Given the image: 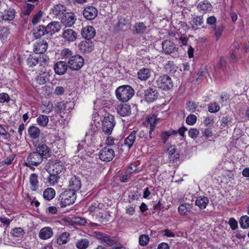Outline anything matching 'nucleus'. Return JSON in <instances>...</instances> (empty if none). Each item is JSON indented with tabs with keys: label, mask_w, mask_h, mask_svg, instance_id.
Returning <instances> with one entry per match:
<instances>
[{
	"label": "nucleus",
	"mask_w": 249,
	"mask_h": 249,
	"mask_svg": "<svg viewBox=\"0 0 249 249\" xmlns=\"http://www.w3.org/2000/svg\"><path fill=\"white\" fill-rule=\"evenodd\" d=\"M62 37L65 41L73 42L77 37V33L73 30L68 28L64 30Z\"/></svg>",
	"instance_id": "nucleus-17"
},
{
	"label": "nucleus",
	"mask_w": 249,
	"mask_h": 249,
	"mask_svg": "<svg viewBox=\"0 0 249 249\" xmlns=\"http://www.w3.org/2000/svg\"><path fill=\"white\" fill-rule=\"evenodd\" d=\"M45 27L46 29V33L48 34L49 36L59 32L61 29V25L57 21H52Z\"/></svg>",
	"instance_id": "nucleus-12"
},
{
	"label": "nucleus",
	"mask_w": 249,
	"mask_h": 249,
	"mask_svg": "<svg viewBox=\"0 0 249 249\" xmlns=\"http://www.w3.org/2000/svg\"><path fill=\"white\" fill-rule=\"evenodd\" d=\"M148 132H149L148 130L137 131V141L140 142H145L148 137Z\"/></svg>",
	"instance_id": "nucleus-37"
},
{
	"label": "nucleus",
	"mask_w": 249,
	"mask_h": 249,
	"mask_svg": "<svg viewBox=\"0 0 249 249\" xmlns=\"http://www.w3.org/2000/svg\"><path fill=\"white\" fill-rule=\"evenodd\" d=\"M72 54V52L68 49H64L61 51V55L65 58H70Z\"/></svg>",
	"instance_id": "nucleus-63"
},
{
	"label": "nucleus",
	"mask_w": 249,
	"mask_h": 249,
	"mask_svg": "<svg viewBox=\"0 0 249 249\" xmlns=\"http://www.w3.org/2000/svg\"><path fill=\"white\" fill-rule=\"evenodd\" d=\"M55 191L52 188H47L43 192V196L45 200H51L54 198Z\"/></svg>",
	"instance_id": "nucleus-34"
},
{
	"label": "nucleus",
	"mask_w": 249,
	"mask_h": 249,
	"mask_svg": "<svg viewBox=\"0 0 249 249\" xmlns=\"http://www.w3.org/2000/svg\"><path fill=\"white\" fill-rule=\"evenodd\" d=\"M80 50L84 53H89L93 49L92 43L90 40L82 41L79 45Z\"/></svg>",
	"instance_id": "nucleus-30"
},
{
	"label": "nucleus",
	"mask_w": 249,
	"mask_h": 249,
	"mask_svg": "<svg viewBox=\"0 0 249 249\" xmlns=\"http://www.w3.org/2000/svg\"><path fill=\"white\" fill-rule=\"evenodd\" d=\"M117 113L121 116H128L131 114L130 106L126 104H120L116 107Z\"/></svg>",
	"instance_id": "nucleus-18"
},
{
	"label": "nucleus",
	"mask_w": 249,
	"mask_h": 249,
	"mask_svg": "<svg viewBox=\"0 0 249 249\" xmlns=\"http://www.w3.org/2000/svg\"><path fill=\"white\" fill-rule=\"evenodd\" d=\"M47 167V170L49 173L57 175L61 173L63 169V166L60 162L51 160L48 162Z\"/></svg>",
	"instance_id": "nucleus-9"
},
{
	"label": "nucleus",
	"mask_w": 249,
	"mask_h": 249,
	"mask_svg": "<svg viewBox=\"0 0 249 249\" xmlns=\"http://www.w3.org/2000/svg\"><path fill=\"white\" fill-rule=\"evenodd\" d=\"M229 223L232 230H235L237 229L238 226V223L234 218H231L229 219Z\"/></svg>",
	"instance_id": "nucleus-62"
},
{
	"label": "nucleus",
	"mask_w": 249,
	"mask_h": 249,
	"mask_svg": "<svg viewBox=\"0 0 249 249\" xmlns=\"http://www.w3.org/2000/svg\"><path fill=\"white\" fill-rule=\"evenodd\" d=\"M42 14L43 13L41 11H38L37 13L34 16L32 20V23L33 25L37 24L40 21V19L42 16Z\"/></svg>",
	"instance_id": "nucleus-54"
},
{
	"label": "nucleus",
	"mask_w": 249,
	"mask_h": 249,
	"mask_svg": "<svg viewBox=\"0 0 249 249\" xmlns=\"http://www.w3.org/2000/svg\"><path fill=\"white\" fill-rule=\"evenodd\" d=\"M115 93L118 100L123 102H126L133 96L134 90L131 86L124 85L118 87L116 89Z\"/></svg>",
	"instance_id": "nucleus-1"
},
{
	"label": "nucleus",
	"mask_w": 249,
	"mask_h": 249,
	"mask_svg": "<svg viewBox=\"0 0 249 249\" xmlns=\"http://www.w3.org/2000/svg\"><path fill=\"white\" fill-rule=\"evenodd\" d=\"M25 232L21 228H15L12 230L11 234L15 237H21L24 234Z\"/></svg>",
	"instance_id": "nucleus-46"
},
{
	"label": "nucleus",
	"mask_w": 249,
	"mask_h": 249,
	"mask_svg": "<svg viewBox=\"0 0 249 249\" xmlns=\"http://www.w3.org/2000/svg\"><path fill=\"white\" fill-rule=\"evenodd\" d=\"M69 189L68 190H72L76 193V192L79 190L81 187L80 179L76 176L71 177L69 181Z\"/></svg>",
	"instance_id": "nucleus-21"
},
{
	"label": "nucleus",
	"mask_w": 249,
	"mask_h": 249,
	"mask_svg": "<svg viewBox=\"0 0 249 249\" xmlns=\"http://www.w3.org/2000/svg\"><path fill=\"white\" fill-rule=\"evenodd\" d=\"M209 199L205 196L198 197L196 201V205L201 209H204L206 208L209 203Z\"/></svg>",
	"instance_id": "nucleus-32"
},
{
	"label": "nucleus",
	"mask_w": 249,
	"mask_h": 249,
	"mask_svg": "<svg viewBox=\"0 0 249 249\" xmlns=\"http://www.w3.org/2000/svg\"><path fill=\"white\" fill-rule=\"evenodd\" d=\"M35 8V5L30 3H26L21 10V13L24 15L28 16L31 13V11Z\"/></svg>",
	"instance_id": "nucleus-45"
},
{
	"label": "nucleus",
	"mask_w": 249,
	"mask_h": 249,
	"mask_svg": "<svg viewBox=\"0 0 249 249\" xmlns=\"http://www.w3.org/2000/svg\"><path fill=\"white\" fill-rule=\"evenodd\" d=\"M38 58L35 56H30L27 59V64L30 67H34L38 64Z\"/></svg>",
	"instance_id": "nucleus-51"
},
{
	"label": "nucleus",
	"mask_w": 249,
	"mask_h": 249,
	"mask_svg": "<svg viewBox=\"0 0 249 249\" xmlns=\"http://www.w3.org/2000/svg\"><path fill=\"white\" fill-rule=\"evenodd\" d=\"M203 16H196L193 18L191 21V24L193 28L195 26H200L203 23Z\"/></svg>",
	"instance_id": "nucleus-48"
},
{
	"label": "nucleus",
	"mask_w": 249,
	"mask_h": 249,
	"mask_svg": "<svg viewBox=\"0 0 249 249\" xmlns=\"http://www.w3.org/2000/svg\"><path fill=\"white\" fill-rule=\"evenodd\" d=\"M115 156V150L109 148L108 146H105L100 150L99 153V159L104 161H111Z\"/></svg>",
	"instance_id": "nucleus-7"
},
{
	"label": "nucleus",
	"mask_w": 249,
	"mask_h": 249,
	"mask_svg": "<svg viewBox=\"0 0 249 249\" xmlns=\"http://www.w3.org/2000/svg\"><path fill=\"white\" fill-rule=\"evenodd\" d=\"M31 189L33 191H36L39 187L38 175L36 173L32 174L29 178Z\"/></svg>",
	"instance_id": "nucleus-26"
},
{
	"label": "nucleus",
	"mask_w": 249,
	"mask_h": 249,
	"mask_svg": "<svg viewBox=\"0 0 249 249\" xmlns=\"http://www.w3.org/2000/svg\"><path fill=\"white\" fill-rule=\"evenodd\" d=\"M46 28L43 25H39L33 30V35L34 38L36 39L40 38L42 36H49L48 34L46 33Z\"/></svg>",
	"instance_id": "nucleus-23"
},
{
	"label": "nucleus",
	"mask_w": 249,
	"mask_h": 249,
	"mask_svg": "<svg viewBox=\"0 0 249 249\" xmlns=\"http://www.w3.org/2000/svg\"><path fill=\"white\" fill-rule=\"evenodd\" d=\"M68 65L64 61H60L56 62L54 66V70L56 74L61 75L66 73Z\"/></svg>",
	"instance_id": "nucleus-20"
},
{
	"label": "nucleus",
	"mask_w": 249,
	"mask_h": 249,
	"mask_svg": "<svg viewBox=\"0 0 249 249\" xmlns=\"http://www.w3.org/2000/svg\"><path fill=\"white\" fill-rule=\"evenodd\" d=\"M66 11L65 6L60 3L56 4L52 8V14L56 17L61 16Z\"/></svg>",
	"instance_id": "nucleus-28"
},
{
	"label": "nucleus",
	"mask_w": 249,
	"mask_h": 249,
	"mask_svg": "<svg viewBox=\"0 0 249 249\" xmlns=\"http://www.w3.org/2000/svg\"><path fill=\"white\" fill-rule=\"evenodd\" d=\"M49 174H50V176L47 178V181L50 185H53L55 183H56L58 182L60 177L57 175L52 174L51 173Z\"/></svg>",
	"instance_id": "nucleus-49"
},
{
	"label": "nucleus",
	"mask_w": 249,
	"mask_h": 249,
	"mask_svg": "<svg viewBox=\"0 0 249 249\" xmlns=\"http://www.w3.org/2000/svg\"><path fill=\"white\" fill-rule=\"evenodd\" d=\"M48 46V42L46 40H39L34 45V51L36 53H43L46 51Z\"/></svg>",
	"instance_id": "nucleus-15"
},
{
	"label": "nucleus",
	"mask_w": 249,
	"mask_h": 249,
	"mask_svg": "<svg viewBox=\"0 0 249 249\" xmlns=\"http://www.w3.org/2000/svg\"><path fill=\"white\" fill-rule=\"evenodd\" d=\"M97 236L98 239L106 243L108 246H112L117 242V240L115 237H111L106 234L99 232V233L97 234Z\"/></svg>",
	"instance_id": "nucleus-16"
},
{
	"label": "nucleus",
	"mask_w": 249,
	"mask_h": 249,
	"mask_svg": "<svg viewBox=\"0 0 249 249\" xmlns=\"http://www.w3.org/2000/svg\"><path fill=\"white\" fill-rule=\"evenodd\" d=\"M89 245V241L87 239H82L76 243V246L78 249H86Z\"/></svg>",
	"instance_id": "nucleus-44"
},
{
	"label": "nucleus",
	"mask_w": 249,
	"mask_h": 249,
	"mask_svg": "<svg viewBox=\"0 0 249 249\" xmlns=\"http://www.w3.org/2000/svg\"><path fill=\"white\" fill-rule=\"evenodd\" d=\"M35 146L36 151L40 153L43 158H47L51 155L50 148L46 144H38L36 142Z\"/></svg>",
	"instance_id": "nucleus-13"
},
{
	"label": "nucleus",
	"mask_w": 249,
	"mask_h": 249,
	"mask_svg": "<svg viewBox=\"0 0 249 249\" xmlns=\"http://www.w3.org/2000/svg\"><path fill=\"white\" fill-rule=\"evenodd\" d=\"M49 76V73L46 72L40 73L36 78V82L39 85L44 84L48 80Z\"/></svg>",
	"instance_id": "nucleus-35"
},
{
	"label": "nucleus",
	"mask_w": 249,
	"mask_h": 249,
	"mask_svg": "<svg viewBox=\"0 0 249 249\" xmlns=\"http://www.w3.org/2000/svg\"><path fill=\"white\" fill-rule=\"evenodd\" d=\"M151 75V71L148 68H142L138 72V78L141 80H147Z\"/></svg>",
	"instance_id": "nucleus-31"
},
{
	"label": "nucleus",
	"mask_w": 249,
	"mask_h": 249,
	"mask_svg": "<svg viewBox=\"0 0 249 249\" xmlns=\"http://www.w3.org/2000/svg\"><path fill=\"white\" fill-rule=\"evenodd\" d=\"M53 235V231L50 227H45L42 228L39 233V237L40 238L43 240H46L51 238Z\"/></svg>",
	"instance_id": "nucleus-27"
},
{
	"label": "nucleus",
	"mask_w": 249,
	"mask_h": 249,
	"mask_svg": "<svg viewBox=\"0 0 249 249\" xmlns=\"http://www.w3.org/2000/svg\"><path fill=\"white\" fill-rule=\"evenodd\" d=\"M76 20V18L74 13H66L63 14L61 18V22L65 26L71 27L75 23Z\"/></svg>",
	"instance_id": "nucleus-10"
},
{
	"label": "nucleus",
	"mask_w": 249,
	"mask_h": 249,
	"mask_svg": "<svg viewBox=\"0 0 249 249\" xmlns=\"http://www.w3.org/2000/svg\"><path fill=\"white\" fill-rule=\"evenodd\" d=\"M219 109L220 107L219 105L216 102H214L209 105L208 110L211 113H215L218 112Z\"/></svg>",
	"instance_id": "nucleus-52"
},
{
	"label": "nucleus",
	"mask_w": 249,
	"mask_h": 249,
	"mask_svg": "<svg viewBox=\"0 0 249 249\" xmlns=\"http://www.w3.org/2000/svg\"><path fill=\"white\" fill-rule=\"evenodd\" d=\"M43 159V158L41 154L36 151L28 155L25 165L30 168H31L32 166H37L42 162Z\"/></svg>",
	"instance_id": "nucleus-4"
},
{
	"label": "nucleus",
	"mask_w": 249,
	"mask_h": 249,
	"mask_svg": "<svg viewBox=\"0 0 249 249\" xmlns=\"http://www.w3.org/2000/svg\"><path fill=\"white\" fill-rule=\"evenodd\" d=\"M114 118L112 115H109L105 116L102 121V131L106 135H110L115 126Z\"/></svg>",
	"instance_id": "nucleus-5"
},
{
	"label": "nucleus",
	"mask_w": 249,
	"mask_h": 249,
	"mask_svg": "<svg viewBox=\"0 0 249 249\" xmlns=\"http://www.w3.org/2000/svg\"><path fill=\"white\" fill-rule=\"evenodd\" d=\"M196 121V117L194 114L189 115L186 118V123L190 125H193Z\"/></svg>",
	"instance_id": "nucleus-59"
},
{
	"label": "nucleus",
	"mask_w": 249,
	"mask_h": 249,
	"mask_svg": "<svg viewBox=\"0 0 249 249\" xmlns=\"http://www.w3.org/2000/svg\"><path fill=\"white\" fill-rule=\"evenodd\" d=\"M166 71L170 73H174L177 70L178 67L174 64L173 61H169L164 66Z\"/></svg>",
	"instance_id": "nucleus-39"
},
{
	"label": "nucleus",
	"mask_w": 249,
	"mask_h": 249,
	"mask_svg": "<svg viewBox=\"0 0 249 249\" xmlns=\"http://www.w3.org/2000/svg\"><path fill=\"white\" fill-rule=\"evenodd\" d=\"M158 119L157 118V116L155 114L150 115L147 117L146 119V124L147 125H150V128L149 130V136L150 138H152L154 137L152 134L153 131L155 128V124L157 123Z\"/></svg>",
	"instance_id": "nucleus-22"
},
{
	"label": "nucleus",
	"mask_w": 249,
	"mask_h": 249,
	"mask_svg": "<svg viewBox=\"0 0 249 249\" xmlns=\"http://www.w3.org/2000/svg\"><path fill=\"white\" fill-rule=\"evenodd\" d=\"M197 107V105L195 102L191 101H189L187 105V109L192 112L196 111Z\"/></svg>",
	"instance_id": "nucleus-56"
},
{
	"label": "nucleus",
	"mask_w": 249,
	"mask_h": 249,
	"mask_svg": "<svg viewBox=\"0 0 249 249\" xmlns=\"http://www.w3.org/2000/svg\"><path fill=\"white\" fill-rule=\"evenodd\" d=\"M106 146L113 148L114 150L118 149L119 142L118 139H115L111 137H107L105 141Z\"/></svg>",
	"instance_id": "nucleus-29"
},
{
	"label": "nucleus",
	"mask_w": 249,
	"mask_h": 249,
	"mask_svg": "<svg viewBox=\"0 0 249 249\" xmlns=\"http://www.w3.org/2000/svg\"><path fill=\"white\" fill-rule=\"evenodd\" d=\"M163 234L168 237H174L176 236V232L173 231L171 230L166 229L161 231Z\"/></svg>",
	"instance_id": "nucleus-57"
},
{
	"label": "nucleus",
	"mask_w": 249,
	"mask_h": 249,
	"mask_svg": "<svg viewBox=\"0 0 249 249\" xmlns=\"http://www.w3.org/2000/svg\"><path fill=\"white\" fill-rule=\"evenodd\" d=\"M28 133L32 139H37L40 137L41 131L38 127L32 125L28 128Z\"/></svg>",
	"instance_id": "nucleus-25"
},
{
	"label": "nucleus",
	"mask_w": 249,
	"mask_h": 249,
	"mask_svg": "<svg viewBox=\"0 0 249 249\" xmlns=\"http://www.w3.org/2000/svg\"><path fill=\"white\" fill-rule=\"evenodd\" d=\"M239 224L242 228L247 229L249 227V217L247 215L241 216Z\"/></svg>",
	"instance_id": "nucleus-47"
},
{
	"label": "nucleus",
	"mask_w": 249,
	"mask_h": 249,
	"mask_svg": "<svg viewBox=\"0 0 249 249\" xmlns=\"http://www.w3.org/2000/svg\"><path fill=\"white\" fill-rule=\"evenodd\" d=\"M156 83L157 87L164 90H168L173 87V83L171 78L167 74L159 76L156 80Z\"/></svg>",
	"instance_id": "nucleus-3"
},
{
	"label": "nucleus",
	"mask_w": 249,
	"mask_h": 249,
	"mask_svg": "<svg viewBox=\"0 0 249 249\" xmlns=\"http://www.w3.org/2000/svg\"><path fill=\"white\" fill-rule=\"evenodd\" d=\"M199 134V130L196 128H191L188 132L189 136L193 139L197 138Z\"/></svg>",
	"instance_id": "nucleus-61"
},
{
	"label": "nucleus",
	"mask_w": 249,
	"mask_h": 249,
	"mask_svg": "<svg viewBox=\"0 0 249 249\" xmlns=\"http://www.w3.org/2000/svg\"><path fill=\"white\" fill-rule=\"evenodd\" d=\"M134 28V32L136 34H143L146 30V26L143 22H138L135 23Z\"/></svg>",
	"instance_id": "nucleus-42"
},
{
	"label": "nucleus",
	"mask_w": 249,
	"mask_h": 249,
	"mask_svg": "<svg viewBox=\"0 0 249 249\" xmlns=\"http://www.w3.org/2000/svg\"><path fill=\"white\" fill-rule=\"evenodd\" d=\"M168 154L170 161L175 162L179 158V154L176 152V149L174 147H171Z\"/></svg>",
	"instance_id": "nucleus-38"
},
{
	"label": "nucleus",
	"mask_w": 249,
	"mask_h": 249,
	"mask_svg": "<svg viewBox=\"0 0 249 249\" xmlns=\"http://www.w3.org/2000/svg\"><path fill=\"white\" fill-rule=\"evenodd\" d=\"M67 104L63 102H58L56 105V111L57 112H64L66 110Z\"/></svg>",
	"instance_id": "nucleus-55"
},
{
	"label": "nucleus",
	"mask_w": 249,
	"mask_h": 249,
	"mask_svg": "<svg viewBox=\"0 0 249 249\" xmlns=\"http://www.w3.org/2000/svg\"><path fill=\"white\" fill-rule=\"evenodd\" d=\"M137 131L135 130H133L132 131L128 137L124 140V144L128 147L129 149H130L134 143L135 142L137 141Z\"/></svg>",
	"instance_id": "nucleus-24"
},
{
	"label": "nucleus",
	"mask_w": 249,
	"mask_h": 249,
	"mask_svg": "<svg viewBox=\"0 0 249 249\" xmlns=\"http://www.w3.org/2000/svg\"><path fill=\"white\" fill-rule=\"evenodd\" d=\"M223 30V28L222 26H218L214 28V35L215 36L216 40H217L221 36Z\"/></svg>",
	"instance_id": "nucleus-60"
},
{
	"label": "nucleus",
	"mask_w": 249,
	"mask_h": 249,
	"mask_svg": "<svg viewBox=\"0 0 249 249\" xmlns=\"http://www.w3.org/2000/svg\"><path fill=\"white\" fill-rule=\"evenodd\" d=\"M84 63V58L79 55L71 56L68 61L69 68L73 71L80 70L83 67Z\"/></svg>",
	"instance_id": "nucleus-6"
},
{
	"label": "nucleus",
	"mask_w": 249,
	"mask_h": 249,
	"mask_svg": "<svg viewBox=\"0 0 249 249\" xmlns=\"http://www.w3.org/2000/svg\"><path fill=\"white\" fill-rule=\"evenodd\" d=\"M76 198V193L72 190H67L59 196V200L61 207H65L74 203Z\"/></svg>",
	"instance_id": "nucleus-2"
},
{
	"label": "nucleus",
	"mask_w": 249,
	"mask_h": 249,
	"mask_svg": "<svg viewBox=\"0 0 249 249\" xmlns=\"http://www.w3.org/2000/svg\"><path fill=\"white\" fill-rule=\"evenodd\" d=\"M131 177V175L126 171L122 173L120 180L121 182H126L128 181Z\"/></svg>",
	"instance_id": "nucleus-58"
},
{
	"label": "nucleus",
	"mask_w": 249,
	"mask_h": 249,
	"mask_svg": "<svg viewBox=\"0 0 249 249\" xmlns=\"http://www.w3.org/2000/svg\"><path fill=\"white\" fill-rule=\"evenodd\" d=\"M197 8L199 10L205 12L208 10H211L212 9V5L207 0L201 1L198 5Z\"/></svg>",
	"instance_id": "nucleus-41"
},
{
	"label": "nucleus",
	"mask_w": 249,
	"mask_h": 249,
	"mask_svg": "<svg viewBox=\"0 0 249 249\" xmlns=\"http://www.w3.org/2000/svg\"><path fill=\"white\" fill-rule=\"evenodd\" d=\"M70 234L68 232H64L61 234L56 239V243L59 245L66 244L68 241V238Z\"/></svg>",
	"instance_id": "nucleus-40"
},
{
	"label": "nucleus",
	"mask_w": 249,
	"mask_h": 249,
	"mask_svg": "<svg viewBox=\"0 0 249 249\" xmlns=\"http://www.w3.org/2000/svg\"><path fill=\"white\" fill-rule=\"evenodd\" d=\"M81 35L82 36L87 40H90L95 36L96 35V31L92 26H87L82 29L81 31Z\"/></svg>",
	"instance_id": "nucleus-14"
},
{
	"label": "nucleus",
	"mask_w": 249,
	"mask_h": 249,
	"mask_svg": "<svg viewBox=\"0 0 249 249\" xmlns=\"http://www.w3.org/2000/svg\"><path fill=\"white\" fill-rule=\"evenodd\" d=\"M9 34V29L6 27H3L0 29V38L1 39L6 38L8 36Z\"/></svg>",
	"instance_id": "nucleus-53"
},
{
	"label": "nucleus",
	"mask_w": 249,
	"mask_h": 249,
	"mask_svg": "<svg viewBox=\"0 0 249 249\" xmlns=\"http://www.w3.org/2000/svg\"><path fill=\"white\" fill-rule=\"evenodd\" d=\"M159 93L155 88H148L144 90V97L148 103H152L156 100Z\"/></svg>",
	"instance_id": "nucleus-8"
},
{
	"label": "nucleus",
	"mask_w": 249,
	"mask_h": 249,
	"mask_svg": "<svg viewBox=\"0 0 249 249\" xmlns=\"http://www.w3.org/2000/svg\"><path fill=\"white\" fill-rule=\"evenodd\" d=\"M5 12V14L2 16L3 19L12 20L15 18L16 12L14 9L9 8Z\"/></svg>",
	"instance_id": "nucleus-43"
},
{
	"label": "nucleus",
	"mask_w": 249,
	"mask_h": 249,
	"mask_svg": "<svg viewBox=\"0 0 249 249\" xmlns=\"http://www.w3.org/2000/svg\"><path fill=\"white\" fill-rule=\"evenodd\" d=\"M162 51L167 54L175 53L177 50L174 43L169 40H166L162 42Z\"/></svg>",
	"instance_id": "nucleus-19"
},
{
	"label": "nucleus",
	"mask_w": 249,
	"mask_h": 249,
	"mask_svg": "<svg viewBox=\"0 0 249 249\" xmlns=\"http://www.w3.org/2000/svg\"><path fill=\"white\" fill-rule=\"evenodd\" d=\"M97 9L92 6H87L85 8L83 12L84 17L89 20L94 19L97 16Z\"/></svg>",
	"instance_id": "nucleus-11"
},
{
	"label": "nucleus",
	"mask_w": 249,
	"mask_h": 249,
	"mask_svg": "<svg viewBox=\"0 0 249 249\" xmlns=\"http://www.w3.org/2000/svg\"><path fill=\"white\" fill-rule=\"evenodd\" d=\"M221 125L223 127L226 126H228L229 124H231V119L227 117H223L221 119Z\"/></svg>",
	"instance_id": "nucleus-64"
},
{
	"label": "nucleus",
	"mask_w": 249,
	"mask_h": 249,
	"mask_svg": "<svg viewBox=\"0 0 249 249\" xmlns=\"http://www.w3.org/2000/svg\"><path fill=\"white\" fill-rule=\"evenodd\" d=\"M36 122L40 126L46 127L49 122V118L45 115H39L36 119Z\"/></svg>",
	"instance_id": "nucleus-36"
},
{
	"label": "nucleus",
	"mask_w": 249,
	"mask_h": 249,
	"mask_svg": "<svg viewBox=\"0 0 249 249\" xmlns=\"http://www.w3.org/2000/svg\"><path fill=\"white\" fill-rule=\"evenodd\" d=\"M149 241V237L147 235L142 234L139 237V244L142 246L147 245Z\"/></svg>",
	"instance_id": "nucleus-50"
},
{
	"label": "nucleus",
	"mask_w": 249,
	"mask_h": 249,
	"mask_svg": "<svg viewBox=\"0 0 249 249\" xmlns=\"http://www.w3.org/2000/svg\"><path fill=\"white\" fill-rule=\"evenodd\" d=\"M192 209V205L189 203H184L179 205L178 208L179 213L182 215H186L190 213Z\"/></svg>",
	"instance_id": "nucleus-33"
}]
</instances>
